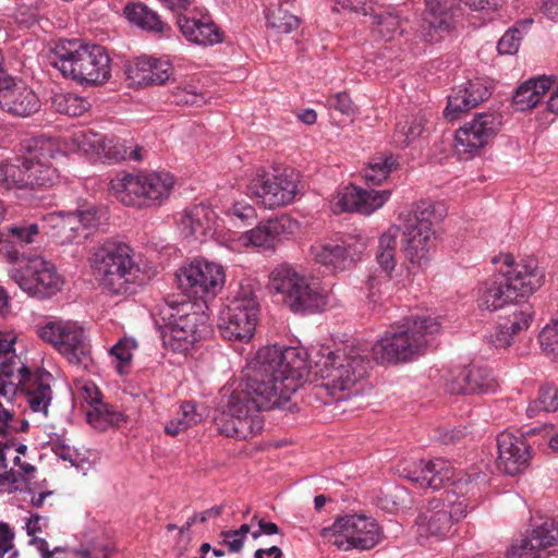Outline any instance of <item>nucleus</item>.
Listing matches in <instances>:
<instances>
[{"label": "nucleus", "instance_id": "nucleus-4", "mask_svg": "<svg viewBox=\"0 0 558 558\" xmlns=\"http://www.w3.org/2000/svg\"><path fill=\"white\" fill-rule=\"evenodd\" d=\"M506 270H500L480 289L478 306L496 311L533 294L544 283V271L534 257L514 264L512 255H505Z\"/></svg>", "mask_w": 558, "mask_h": 558}, {"label": "nucleus", "instance_id": "nucleus-28", "mask_svg": "<svg viewBox=\"0 0 558 558\" xmlns=\"http://www.w3.org/2000/svg\"><path fill=\"white\" fill-rule=\"evenodd\" d=\"M453 523L452 511L449 504L439 499H430L422 509L415 520L420 536L444 537L448 534Z\"/></svg>", "mask_w": 558, "mask_h": 558}, {"label": "nucleus", "instance_id": "nucleus-46", "mask_svg": "<svg viewBox=\"0 0 558 558\" xmlns=\"http://www.w3.org/2000/svg\"><path fill=\"white\" fill-rule=\"evenodd\" d=\"M92 404L95 403L94 410L87 413V421L90 424L106 423L112 426H119L125 421V416L122 412L118 411L114 407L101 403L96 397L92 399Z\"/></svg>", "mask_w": 558, "mask_h": 558}, {"label": "nucleus", "instance_id": "nucleus-20", "mask_svg": "<svg viewBox=\"0 0 558 558\" xmlns=\"http://www.w3.org/2000/svg\"><path fill=\"white\" fill-rule=\"evenodd\" d=\"M497 468L505 474L514 476L522 472L530 462L531 447L523 436H515L507 430L497 436Z\"/></svg>", "mask_w": 558, "mask_h": 558}, {"label": "nucleus", "instance_id": "nucleus-26", "mask_svg": "<svg viewBox=\"0 0 558 558\" xmlns=\"http://www.w3.org/2000/svg\"><path fill=\"white\" fill-rule=\"evenodd\" d=\"M390 195L391 192L389 190H363L355 185H349L339 193L336 206L341 211L369 215L383 207Z\"/></svg>", "mask_w": 558, "mask_h": 558}, {"label": "nucleus", "instance_id": "nucleus-37", "mask_svg": "<svg viewBox=\"0 0 558 558\" xmlns=\"http://www.w3.org/2000/svg\"><path fill=\"white\" fill-rule=\"evenodd\" d=\"M123 13L131 24L142 28L143 31L154 34H165L171 29L156 11L151 10L143 2L137 1L126 3L123 9Z\"/></svg>", "mask_w": 558, "mask_h": 558}, {"label": "nucleus", "instance_id": "nucleus-29", "mask_svg": "<svg viewBox=\"0 0 558 558\" xmlns=\"http://www.w3.org/2000/svg\"><path fill=\"white\" fill-rule=\"evenodd\" d=\"M495 386L492 373L487 367L469 365L459 371L446 384V390L451 395L484 393Z\"/></svg>", "mask_w": 558, "mask_h": 558}, {"label": "nucleus", "instance_id": "nucleus-8", "mask_svg": "<svg viewBox=\"0 0 558 558\" xmlns=\"http://www.w3.org/2000/svg\"><path fill=\"white\" fill-rule=\"evenodd\" d=\"M173 184L168 172L123 173L110 181V192L125 206L148 207L168 198Z\"/></svg>", "mask_w": 558, "mask_h": 558}, {"label": "nucleus", "instance_id": "nucleus-34", "mask_svg": "<svg viewBox=\"0 0 558 558\" xmlns=\"http://www.w3.org/2000/svg\"><path fill=\"white\" fill-rule=\"evenodd\" d=\"M177 24L182 35L191 43L206 46L222 41L219 27L209 17L195 19L180 14Z\"/></svg>", "mask_w": 558, "mask_h": 558}, {"label": "nucleus", "instance_id": "nucleus-24", "mask_svg": "<svg viewBox=\"0 0 558 558\" xmlns=\"http://www.w3.org/2000/svg\"><path fill=\"white\" fill-rule=\"evenodd\" d=\"M43 229V222L31 220L19 221L3 228L0 240L12 247L7 253V258L12 265H17L22 257H26L20 250L40 242Z\"/></svg>", "mask_w": 558, "mask_h": 558}, {"label": "nucleus", "instance_id": "nucleus-39", "mask_svg": "<svg viewBox=\"0 0 558 558\" xmlns=\"http://www.w3.org/2000/svg\"><path fill=\"white\" fill-rule=\"evenodd\" d=\"M397 167L398 160L391 153H377L363 170V178L372 185H379Z\"/></svg>", "mask_w": 558, "mask_h": 558}, {"label": "nucleus", "instance_id": "nucleus-35", "mask_svg": "<svg viewBox=\"0 0 558 558\" xmlns=\"http://www.w3.org/2000/svg\"><path fill=\"white\" fill-rule=\"evenodd\" d=\"M558 543V522L547 520L536 526L532 532L521 539L520 544L511 546V555L522 556L527 551L554 546Z\"/></svg>", "mask_w": 558, "mask_h": 558}, {"label": "nucleus", "instance_id": "nucleus-47", "mask_svg": "<svg viewBox=\"0 0 558 558\" xmlns=\"http://www.w3.org/2000/svg\"><path fill=\"white\" fill-rule=\"evenodd\" d=\"M266 19L268 26L282 34H289L300 25L299 17L289 13L282 4L269 9Z\"/></svg>", "mask_w": 558, "mask_h": 558}, {"label": "nucleus", "instance_id": "nucleus-36", "mask_svg": "<svg viewBox=\"0 0 558 558\" xmlns=\"http://www.w3.org/2000/svg\"><path fill=\"white\" fill-rule=\"evenodd\" d=\"M554 78L550 76L533 77L522 83L512 97L518 111H526L534 108L550 89Z\"/></svg>", "mask_w": 558, "mask_h": 558}, {"label": "nucleus", "instance_id": "nucleus-14", "mask_svg": "<svg viewBox=\"0 0 558 558\" xmlns=\"http://www.w3.org/2000/svg\"><path fill=\"white\" fill-rule=\"evenodd\" d=\"M331 533L335 537L332 545L341 550L356 548L367 550L375 547L383 538V532L377 521L362 514H349L338 518L329 529H324V535Z\"/></svg>", "mask_w": 558, "mask_h": 558}, {"label": "nucleus", "instance_id": "nucleus-16", "mask_svg": "<svg viewBox=\"0 0 558 558\" xmlns=\"http://www.w3.org/2000/svg\"><path fill=\"white\" fill-rule=\"evenodd\" d=\"M246 397L231 395L227 410L218 414L214 422L217 432L226 437L247 439L254 437L264 427V417L251 413L245 403Z\"/></svg>", "mask_w": 558, "mask_h": 558}, {"label": "nucleus", "instance_id": "nucleus-33", "mask_svg": "<svg viewBox=\"0 0 558 558\" xmlns=\"http://www.w3.org/2000/svg\"><path fill=\"white\" fill-rule=\"evenodd\" d=\"M533 312L529 304L513 305L510 313L498 324L492 342L496 348H507L512 343L513 337L526 330L532 322Z\"/></svg>", "mask_w": 558, "mask_h": 558}, {"label": "nucleus", "instance_id": "nucleus-1", "mask_svg": "<svg viewBox=\"0 0 558 558\" xmlns=\"http://www.w3.org/2000/svg\"><path fill=\"white\" fill-rule=\"evenodd\" d=\"M441 323L432 316H410L402 325L392 327L372 347L352 341L337 350L322 348L315 361L316 375L332 391L351 389L364 379L371 368L369 354L379 364L409 362L420 356L427 344V336L438 333Z\"/></svg>", "mask_w": 558, "mask_h": 558}, {"label": "nucleus", "instance_id": "nucleus-45", "mask_svg": "<svg viewBox=\"0 0 558 558\" xmlns=\"http://www.w3.org/2000/svg\"><path fill=\"white\" fill-rule=\"evenodd\" d=\"M558 410V388L554 385H544L539 389L538 398L526 408L529 417L536 416L541 411L556 412Z\"/></svg>", "mask_w": 558, "mask_h": 558}, {"label": "nucleus", "instance_id": "nucleus-52", "mask_svg": "<svg viewBox=\"0 0 558 558\" xmlns=\"http://www.w3.org/2000/svg\"><path fill=\"white\" fill-rule=\"evenodd\" d=\"M9 178H8V185L7 189H29L28 186V166H27V159H25L22 165H12L9 163V170H7Z\"/></svg>", "mask_w": 558, "mask_h": 558}, {"label": "nucleus", "instance_id": "nucleus-64", "mask_svg": "<svg viewBox=\"0 0 558 558\" xmlns=\"http://www.w3.org/2000/svg\"><path fill=\"white\" fill-rule=\"evenodd\" d=\"M187 428H190L189 423H186L184 418L178 417L175 420H171L166 424L165 433L170 436H177L181 432L186 430Z\"/></svg>", "mask_w": 558, "mask_h": 558}, {"label": "nucleus", "instance_id": "nucleus-23", "mask_svg": "<svg viewBox=\"0 0 558 558\" xmlns=\"http://www.w3.org/2000/svg\"><path fill=\"white\" fill-rule=\"evenodd\" d=\"M125 74L133 85H161L172 75V65L166 60L142 56L125 65Z\"/></svg>", "mask_w": 558, "mask_h": 558}, {"label": "nucleus", "instance_id": "nucleus-18", "mask_svg": "<svg viewBox=\"0 0 558 558\" xmlns=\"http://www.w3.org/2000/svg\"><path fill=\"white\" fill-rule=\"evenodd\" d=\"M425 3L426 9L417 36L425 43H439L456 28V0H425Z\"/></svg>", "mask_w": 558, "mask_h": 558}, {"label": "nucleus", "instance_id": "nucleus-25", "mask_svg": "<svg viewBox=\"0 0 558 558\" xmlns=\"http://www.w3.org/2000/svg\"><path fill=\"white\" fill-rule=\"evenodd\" d=\"M218 225L215 210L205 204H197L185 209L179 220V228L185 238L201 242L213 238Z\"/></svg>", "mask_w": 558, "mask_h": 558}, {"label": "nucleus", "instance_id": "nucleus-41", "mask_svg": "<svg viewBox=\"0 0 558 558\" xmlns=\"http://www.w3.org/2000/svg\"><path fill=\"white\" fill-rule=\"evenodd\" d=\"M424 116H411L404 120H400L396 124L392 135L393 144L404 148L418 138L425 129Z\"/></svg>", "mask_w": 558, "mask_h": 558}, {"label": "nucleus", "instance_id": "nucleus-53", "mask_svg": "<svg viewBox=\"0 0 558 558\" xmlns=\"http://www.w3.org/2000/svg\"><path fill=\"white\" fill-rule=\"evenodd\" d=\"M135 348L136 342L133 339L124 338L119 340V342L110 349V354L120 362V365L118 366L119 373H122L124 364H129L131 362L133 356L132 351Z\"/></svg>", "mask_w": 558, "mask_h": 558}, {"label": "nucleus", "instance_id": "nucleus-60", "mask_svg": "<svg viewBox=\"0 0 558 558\" xmlns=\"http://www.w3.org/2000/svg\"><path fill=\"white\" fill-rule=\"evenodd\" d=\"M221 544L228 547L230 553H240L244 546L242 538L235 530L222 531L220 533Z\"/></svg>", "mask_w": 558, "mask_h": 558}, {"label": "nucleus", "instance_id": "nucleus-58", "mask_svg": "<svg viewBox=\"0 0 558 558\" xmlns=\"http://www.w3.org/2000/svg\"><path fill=\"white\" fill-rule=\"evenodd\" d=\"M327 105L329 108H333L338 111H340L343 114H351L353 113V102L345 92H340L335 95H331L327 98Z\"/></svg>", "mask_w": 558, "mask_h": 558}, {"label": "nucleus", "instance_id": "nucleus-3", "mask_svg": "<svg viewBox=\"0 0 558 558\" xmlns=\"http://www.w3.org/2000/svg\"><path fill=\"white\" fill-rule=\"evenodd\" d=\"M153 315L163 345L173 352L185 353L211 335L203 304L192 302L186 295H168L156 305Z\"/></svg>", "mask_w": 558, "mask_h": 558}, {"label": "nucleus", "instance_id": "nucleus-61", "mask_svg": "<svg viewBox=\"0 0 558 558\" xmlns=\"http://www.w3.org/2000/svg\"><path fill=\"white\" fill-rule=\"evenodd\" d=\"M389 282H390L389 276L387 275L385 277V284H388ZM383 284H384V281L376 276H371L366 282L367 290H368L367 299L374 305L377 304L381 299V293H383L381 286Z\"/></svg>", "mask_w": 558, "mask_h": 558}, {"label": "nucleus", "instance_id": "nucleus-10", "mask_svg": "<svg viewBox=\"0 0 558 558\" xmlns=\"http://www.w3.org/2000/svg\"><path fill=\"white\" fill-rule=\"evenodd\" d=\"M259 302L251 283H241L230 303L220 311L218 328L230 341H248L255 331Z\"/></svg>", "mask_w": 558, "mask_h": 558}, {"label": "nucleus", "instance_id": "nucleus-49", "mask_svg": "<svg viewBox=\"0 0 558 558\" xmlns=\"http://www.w3.org/2000/svg\"><path fill=\"white\" fill-rule=\"evenodd\" d=\"M72 213L80 219L78 228L81 232H88V235L108 219L107 211L95 206L77 209Z\"/></svg>", "mask_w": 558, "mask_h": 558}, {"label": "nucleus", "instance_id": "nucleus-7", "mask_svg": "<svg viewBox=\"0 0 558 558\" xmlns=\"http://www.w3.org/2000/svg\"><path fill=\"white\" fill-rule=\"evenodd\" d=\"M51 63L64 77L85 85H100L111 75L110 58L100 45L65 40L56 45Z\"/></svg>", "mask_w": 558, "mask_h": 558}, {"label": "nucleus", "instance_id": "nucleus-5", "mask_svg": "<svg viewBox=\"0 0 558 558\" xmlns=\"http://www.w3.org/2000/svg\"><path fill=\"white\" fill-rule=\"evenodd\" d=\"M99 287L111 295L135 293L146 283L145 268L135 260L133 248L123 242L106 241L89 258Z\"/></svg>", "mask_w": 558, "mask_h": 558}, {"label": "nucleus", "instance_id": "nucleus-30", "mask_svg": "<svg viewBox=\"0 0 558 558\" xmlns=\"http://www.w3.org/2000/svg\"><path fill=\"white\" fill-rule=\"evenodd\" d=\"M19 385L24 386L26 401L33 412L48 413L52 400L49 373L32 374L26 366H22Z\"/></svg>", "mask_w": 558, "mask_h": 558}, {"label": "nucleus", "instance_id": "nucleus-44", "mask_svg": "<svg viewBox=\"0 0 558 558\" xmlns=\"http://www.w3.org/2000/svg\"><path fill=\"white\" fill-rule=\"evenodd\" d=\"M363 15L369 16L371 23L379 27L384 37H390L399 28V17L383 9H376L371 3H363L361 7Z\"/></svg>", "mask_w": 558, "mask_h": 558}, {"label": "nucleus", "instance_id": "nucleus-56", "mask_svg": "<svg viewBox=\"0 0 558 558\" xmlns=\"http://www.w3.org/2000/svg\"><path fill=\"white\" fill-rule=\"evenodd\" d=\"M538 339L545 351L554 352L556 350L558 344V318L542 329Z\"/></svg>", "mask_w": 558, "mask_h": 558}, {"label": "nucleus", "instance_id": "nucleus-40", "mask_svg": "<svg viewBox=\"0 0 558 558\" xmlns=\"http://www.w3.org/2000/svg\"><path fill=\"white\" fill-rule=\"evenodd\" d=\"M399 231V227L391 226L387 231H385L380 235L378 240L376 260L379 264L380 268L388 275L395 269L397 265L396 248Z\"/></svg>", "mask_w": 558, "mask_h": 558}, {"label": "nucleus", "instance_id": "nucleus-12", "mask_svg": "<svg viewBox=\"0 0 558 558\" xmlns=\"http://www.w3.org/2000/svg\"><path fill=\"white\" fill-rule=\"evenodd\" d=\"M45 342L56 347L71 364L87 369L92 363L90 348L84 330L71 322H48L36 330Z\"/></svg>", "mask_w": 558, "mask_h": 558}, {"label": "nucleus", "instance_id": "nucleus-32", "mask_svg": "<svg viewBox=\"0 0 558 558\" xmlns=\"http://www.w3.org/2000/svg\"><path fill=\"white\" fill-rule=\"evenodd\" d=\"M80 219L72 211H53L43 219L44 228L50 229V236L60 245L81 243L88 232H81Z\"/></svg>", "mask_w": 558, "mask_h": 558}, {"label": "nucleus", "instance_id": "nucleus-17", "mask_svg": "<svg viewBox=\"0 0 558 558\" xmlns=\"http://www.w3.org/2000/svg\"><path fill=\"white\" fill-rule=\"evenodd\" d=\"M501 123L502 117L497 112L477 113L456 132L458 154H478L498 134Z\"/></svg>", "mask_w": 558, "mask_h": 558}, {"label": "nucleus", "instance_id": "nucleus-9", "mask_svg": "<svg viewBox=\"0 0 558 558\" xmlns=\"http://www.w3.org/2000/svg\"><path fill=\"white\" fill-rule=\"evenodd\" d=\"M268 287L283 295V303L294 313H314L320 311L325 298L318 288L299 274L291 265L283 263L270 274Z\"/></svg>", "mask_w": 558, "mask_h": 558}, {"label": "nucleus", "instance_id": "nucleus-51", "mask_svg": "<svg viewBox=\"0 0 558 558\" xmlns=\"http://www.w3.org/2000/svg\"><path fill=\"white\" fill-rule=\"evenodd\" d=\"M58 153L59 151L53 141L45 137H37L33 141V146L31 147V156L27 159H41L46 162H50V160L53 159Z\"/></svg>", "mask_w": 558, "mask_h": 558}, {"label": "nucleus", "instance_id": "nucleus-11", "mask_svg": "<svg viewBox=\"0 0 558 558\" xmlns=\"http://www.w3.org/2000/svg\"><path fill=\"white\" fill-rule=\"evenodd\" d=\"M8 274L24 292L40 300L58 293L64 283L56 265L39 255L22 257L17 265L9 268Z\"/></svg>", "mask_w": 558, "mask_h": 558}, {"label": "nucleus", "instance_id": "nucleus-50", "mask_svg": "<svg viewBox=\"0 0 558 558\" xmlns=\"http://www.w3.org/2000/svg\"><path fill=\"white\" fill-rule=\"evenodd\" d=\"M171 102L178 106L201 107L206 102V97L203 93H198L194 87H178L172 92Z\"/></svg>", "mask_w": 558, "mask_h": 558}, {"label": "nucleus", "instance_id": "nucleus-13", "mask_svg": "<svg viewBox=\"0 0 558 558\" xmlns=\"http://www.w3.org/2000/svg\"><path fill=\"white\" fill-rule=\"evenodd\" d=\"M299 182V174L293 169L278 173H257L250 180L246 194L265 208L284 207L295 199Z\"/></svg>", "mask_w": 558, "mask_h": 558}, {"label": "nucleus", "instance_id": "nucleus-15", "mask_svg": "<svg viewBox=\"0 0 558 558\" xmlns=\"http://www.w3.org/2000/svg\"><path fill=\"white\" fill-rule=\"evenodd\" d=\"M225 270L219 264L194 259L177 272L179 288L189 299L215 298L225 284Z\"/></svg>", "mask_w": 558, "mask_h": 558}, {"label": "nucleus", "instance_id": "nucleus-43", "mask_svg": "<svg viewBox=\"0 0 558 558\" xmlns=\"http://www.w3.org/2000/svg\"><path fill=\"white\" fill-rule=\"evenodd\" d=\"M52 108L69 117H81L86 112L90 104L87 99L73 93H57L51 97Z\"/></svg>", "mask_w": 558, "mask_h": 558}, {"label": "nucleus", "instance_id": "nucleus-19", "mask_svg": "<svg viewBox=\"0 0 558 558\" xmlns=\"http://www.w3.org/2000/svg\"><path fill=\"white\" fill-rule=\"evenodd\" d=\"M41 102L36 93L12 76L0 86V109L13 117L28 118L40 110Z\"/></svg>", "mask_w": 558, "mask_h": 558}, {"label": "nucleus", "instance_id": "nucleus-21", "mask_svg": "<svg viewBox=\"0 0 558 558\" xmlns=\"http://www.w3.org/2000/svg\"><path fill=\"white\" fill-rule=\"evenodd\" d=\"M364 250L363 244L324 242L311 246L313 259L330 272L349 269Z\"/></svg>", "mask_w": 558, "mask_h": 558}, {"label": "nucleus", "instance_id": "nucleus-2", "mask_svg": "<svg viewBox=\"0 0 558 558\" xmlns=\"http://www.w3.org/2000/svg\"><path fill=\"white\" fill-rule=\"evenodd\" d=\"M306 375L307 362L300 349L264 347L247 365L242 389L233 395L245 396L247 409L254 414L274 408L292 412L296 405L290 403V396Z\"/></svg>", "mask_w": 558, "mask_h": 558}, {"label": "nucleus", "instance_id": "nucleus-63", "mask_svg": "<svg viewBox=\"0 0 558 558\" xmlns=\"http://www.w3.org/2000/svg\"><path fill=\"white\" fill-rule=\"evenodd\" d=\"M165 8L174 12L177 17L183 12L189 11L192 0H158Z\"/></svg>", "mask_w": 558, "mask_h": 558}, {"label": "nucleus", "instance_id": "nucleus-48", "mask_svg": "<svg viewBox=\"0 0 558 558\" xmlns=\"http://www.w3.org/2000/svg\"><path fill=\"white\" fill-rule=\"evenodd\" d=\"M105 136L90 130H83L74 133L73 141L77 147L86 154H92L101 158L104 153Z\"/></svg>", "mask_w": 558, "mask_h": 558}, {"label": "nucleus", "instance_id": "nucleus-31", "mask_svg": "<svg viewBox=\"0 0 558 558\" xmlns=\"http://www.w3.org/2000/svg\"><path fill=\"white\" fill-rule=\"evenodd\" d=\"M490 96L489 88L481 81H469L466 86L448 97L444 116L449 121L459 119L460 114L471 110Z\"/></svg>", "mask_w": 558, "mask_h": 558}, {"label": "nucleus", "instance_id": "nucleus-38", "mask_svg": "<svg viewBox=\"0 0 558 558\" xmlns=\"http://www.w3.org/2000/svg\"><path fill=\"white\" fill-rule=\"evenodd\" d=\"M141 151L142 147L134 144L133 140L105 137L104 153L100 159L107 162L141 161L143 159Z\"/></svg>", "mask_w": 558, "mask_h": 558}, {"label": "nucleus", "instance_id": "nucleus-57", "mask_svg": "<svg viewBox=\"0 0 558 558\" xmlns=\"http://www.w3.org/2000/svg\"><path fill=\"white\" fill-rule=\"evenodd\" d=\"M385 499L391 502L395 510L405 509L410 504V494L402 486H393L386 493Z\"/></svg>", "mask_w": 558, "mask_h": 558}, {"label": "nucleus", "instance_id": "nucleus-54", "mask_svg": "<svg viewBox=\"0 0 558 558\" xmlns=\"http://www.w3.org/2000/svg\"><path fill=\"white\" fill-rule=\"evenodd\" d=\"M521 33L517 27L508 29L499 39L497 50L500 54H513L519 50Z\"/></svg>", "mask_w": 558, "mask_h": 558}, {"label": "nucleus", "instance_id": "nucleus-27", "mask_svg": "<svg viewBox=\"0 0 558 558\" xmlns=\"http://www.w3.org/2000/svg\"><path fill=\"white\" fill-rule=\"evenodd\" d=\"M295 227V221L287 215L268 219L258 223L255 228L243 233L242 239L246 245H252L265 251L275 250L284 234H291Z\"/></svg>", "mask_w": 558, "mask_h": 558}, {"label": "nucleus", "instance_id": "nucleus-62", "mask_svg": "<svg viewBox=\"0 0 558 558\" xmlns=\"http://www.w3.org/2000/svg\"><path fill=\"white\" fill-rule=\"evenodd\" d=\"M182 418L189 423L190 427L198 424L203 416L196 410V404L193 401H185L181 404Z\"/></svg>", "mask_w": 558, "mask_h": 558}, {"label": "nucleus", "instance_id": "nucleus-59", "mask_svg": "<svg viewBox=\"0 0 558 558\" xmlns=\"http://www.w3.org/2000/svg\"><path fill=\"white\" fill-rule=\"evenodd\" d=\"M222 508H223L222 506H215V507H211L203 512H199V513L193 515L192 518H190L186 521V523L184 525H182L179 529L180 534H184L185 532H187L196 521H198V523H202V522H205L208 518H217V517L221 515Z\"/></svg>", "mask_w": 558, "mask_h": 558}, {"label": "nucleus", "instance_id": "nucleus-42", "mask_svg": "<svg viewBox=\"0 0 558 558\" xmlns=\"http://www.w3.org/2000/svg\"><path fill=\"white\" fill-rule=\"evenodd\" d=\"M28 186L31 190L49 187L58 180L57 169L41 159H27Z\"/></svg>", "mask_w": 558, "mask_h": 558}, {"label": "nucleus", "instance_id": "nucleus-55", "mask_svg": "<svg viewBox=\"0 0 558 558\" xmlns=\"http://www.w3.org/2000/svg\"><path fill=\"white\" fill-rule=\"evenodd\" d=\"M227 215L246 225L252 223L257 217L256 209L245 201L234 202L227 210Z\"/></svg>", "mask_w": 558, "mask_h": 558}, {"label": "nucleus", "instance_id": "nucleus-6", "mask_svg": "<svg viewBox=\"0 0 558 558\" xmlns=\"http://www.w3.org/2000/svg\"><path fill=\"white\" fill-rule=\"evenodd\" d=\"M447 210L441 203L421 201L402 219V250L412 269L423 270L428 266L436 245L434 225L442 220Z\"/></svg>", "mask_w": 558, "mask_h": 558}, {"label": "nucleus", "instance_id": "nucleus-22", "mask_svg": "<svg viewBox=\"0 0 558 558\" xmlns=\"http://www.w3.org/2000/svg\"><path fill=\"white\" fill-rule=\"evenodd\" d=\"M408 477L421 488L439 490L454 484V469L442 459L430 461L420 460L413 463L412 469L405 470Z\"/></svg>", "mask_w": 558, "mask_h": 558}]
</instances>
